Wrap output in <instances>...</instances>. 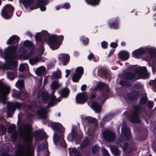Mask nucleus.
<instances>
[{"label":"nucleus","instance_id":"8","mask_svg":"<svg viewBox=\"0 0 156 156\" xmlns=\"http://www.w3.org/2000/svg\"><path fill=\"white\" fill-rule=\"evenodd\" d=\"M48 3V2L47 0H38L37 4L35 5L34 6V9L37 8L39 6L41 11H44L46 10V8L44 5L47 4Z\"/></svg>","mask_w":156,"mask_h":156},{"label":"nucleus","instance_id":"6","mask_svg":"<svg viewBox=\"0 0 156 156\" xmlns=\"http://www.w3.org/2000/svg\"><path fill=\"white\" fill-rule=\"evenodd\" d=\"M59 140L60 144L62 147L66 148V143L63 139V136L62 134L58 135L55 134L53 137V140L55 143L57 144Z\"/></svg>","mask_w":156,"mask_h":156},{"label":"nucleus","instance_id":"59","mask_svg":"<svg viewBox=\"0 0 156 156\" xmlns=\"http://www.w3.org/2000/svg\"><path fill=\"white\" fill-rule=\"evenodd\" d=\"M114 51H115L114 50L111 51L109 55V56H110L111 55H112V54L114 52Z\"/></svg>","mask_w":156,"mask_h":156},{"label":"nucleus","instance_id":"64","mask_svg":"<svg viewBox=\"0 0 156 156\" xmlns=\"http://www.w3.org/2000/svg\"><path fill=\"white\" fill-rule=\"evenodd\" d=\"M30 57V55H28L27 56V57L25 58V59H27L29 57Z\"/></svg>","mask_w":156,"mask_h":156},{"label":"nucleus","instance_id":"3","mask_svg":"<svg viewBox=\"0 0 156 156\" xmlns=\"http://www.w3.org/2000/svg\"><path fill=\"white\" fill-rule=\"evenodd\" d=\"M10 90L9 87L4 86L0 82V97L3 104L6 103L7 98L5 95L9 94Z\"/></svg>","mask_w":156,"mask_h":156},{"label":"nucleus","instance_id":"63","mask_svg":"<svg viewBox=\"0 0 156 156\" xmlns=\"http://www.w3.org/2000/svg\"><path fill=\"white\" fill-rule=\"evenodd\" d=\"M153 55H153V54H152V55H151V58H150L149 59H148V60H151V59H152V57H153Z\"/></svg>","mask_w":156,"mask_h":156},{"label":"nucleus","instance_id":"12","mask_svg":"<svg viewBox=\"0 0 156 156\" xmlns=\"http://www.w3.org/2000/svg\"><path fill=\"white\" fill-rule=\"evenodd\" d=\"M37 114L41 119H44L47 117L46 114V110L44 108H41L37 111Z\"/></svg>","mask_w":156,"mask_h":156},{"label":"nucleus","instance_id":"22","mask_svg":"<svg viewBox=\"0 0 156 156\" xmlns=\"http://www.w3.org/2000/svg\"><path fill=\"white\" fill-rule=\"evenodd\" d=\"M122 133H124L125 135L128 134L129 135L130 131L126 125L123 124L122 129Z\"/></svg>","mask_w":156,"mask_h":156},{"label":"nucleus","instance_id":"18","mask_svg":"<svg viewBox=\"0 0 156 156\" xmlns=\"http://www.w3.org/2000/svg\"><path fill=\"white\" fill-rule=\"evenodd\" d=\"M61 85L58 84V81H55L52 82L51 84V89L52 90V94H54V90L58 89L59 87H60Z\"/></svg>","mask_w":156,"mask_h":156},{"label":"nucleus","instance_id":"25","mask_svg":"<svg viewBox=\"0 0 156 156\" xmlns=\"http://www.w3.org/2000/svg\"><path fill=\"white\" fill-rule=\"evenodd\" d=\"M61 73L60 71L57 70L56 72L54 73L52 77L53 78H59L61 77Z\"/></svg>","mask_w":156,"mask_h":156},{"label":"nucleus","instance_id":"5","mask_svg":"<svg viewBox=\"0 0 156 156\" xmlns=\"http://www.w3.org/2000/svg\"><path fill=\"white\" fill-rule=\"evenodd\" d=\"M13 10L14 9L11 6L7 5L3 8L1 14L6 19H9L12 17Z\"/></svg>","mask_w":156,"mask_h":156},{"label":"nucleus","instance_id":"13","mask_svg":"<svg viewBox=\"0 0 156 156\" xmlns=\"http://www.w3.org/2000/svg\"><path fill=\"white\" fill-rule=\"evenodd\" d=\"M51 126L55 130L61 132L64 131L63 127L62 125L58 123H51Z\"/></svg>","mask_w":156,"mask_h":156},{"label":"nucleus","instance_id":"17","mask_svg":"<svg viewBox=\"0 0 156 156\" xmlns=\"http://www.w3.org/2000/svg\"><path fill=\"white\" fill-rule=\"evenodd\" d=\"M60 100V98H58L57 99H56L55 96L54 95L52 96L51 98V101L48 104L49 107H50L51 106L57 103V102H59Z\"/></svg>","mask_w":156,"mask_h":156},{"label":"nucleus","instance_id":"54","mask_svg":"<svg viewBox=\"0 0 156 156\" xmlns=\"http://www.w3.org/2000/svg\"><path fill=\"white\" fill-rule=\"evenodd\" d=\"M94 58V55L93 54H90L88 57V58L90 60H91Z\"/></svg>","mask_w":156,"mask_h":156},{"label":"nucleus","instance_id":"7","mask_svg":"<svg viewBox=\"0 0 156 156\" xmlns=\"http://www.w3.org/2000/svg\"><path fill=\"white\" fill-rule=\"evenodd\" d=\"M22 105V104L17 102L15 103H9L8 105V112H14L15 108H17L20 109L21 108Z\"/></svg>","mask_w":156,"mask_h":156},{"label":"nucleus","instance_id":"19","mask_svg":"<svg viewBox=\"0 0 156 156\" xmlns=\"http://www.w3.org/2000/svg\"><path fill=\"white\" fill-rule=\"evenodd\" d=\"M15 70L14 71H12L10 70L7 72V75L8 78L11 80L13 79L16 76V75L15 73Z\"/></svg>","mask_w":156,"mask_h":156},{"label":"nucleus","instance_id":"33","mask_svg":"<svg viewBox=\"0 0 156 156\" xmlns=\"http://www.w3.org/2000/svg\"><path fill=\"white\" fill-rule=\"evenodd\" d=\"M32 0H23V3L25 7L29 6L32 2Z\"/></svg>","mask_w":156,"mask_h":156},{"label":"nucleus","instance_id":"62","mask_svg":"<svg viewBox=\"0 0 156 156\" xmlns=\"http://www.w3.org/2000/svg\"><path fill=\"white\" fill-rule=\"evenodd\" d=\"M95 95L94 94H92L91 96V98H93L95 97Z\"/></svg>","mask_w":156,"mask_h":156},{"label":"nucleus","instance_id":"47","mask_svg":"<svg viewBox=\"0 0 156 156\" xmlns=\"http://www.w3.org/2000/svg\"><path fill=\"white\" fill-rule=\"evenodd\" d=\"M110 27L111 28H115L117 27V24L116 23H112L110 25Z\"/></svg>","mask_w":156,"mask_h":156},{"label":"nucleus","instance_id":"45","mask_svg":"<svg viewBox=\"0 0 156 156\" xmlns=\"http://www.w3.org/2000/svg\"><path fill=\"white\" fill-rule=\"evenodd\" d=\"M107 43L105 41H103L101 43L102 47L104 48H106L107 45Z\"/></svg>","mask_w":156,"mask_h":156},{"label":"nucleus","instance_id":"21","mask_svg":"<svg viewBox=\"0 0 156 156\" xmlns=\"http://www.w3.org/2000/svg\"><path fill=\"white\" fill-rule=\"evenodd\" d=\"M45 70L44 66H42L37 68L36 71V73L37 75L41 76L43 74Z\"/></svg>","mask_w":156,"mask_h":156},{"label":"nucleus","instance_id":"43","mask_svg":"<svg viewBox=\"0 0 156 156\" xmlns=\"http://www.w3.org/2000/svg\"><path fill=\"white\" fill-rule=\"evenodd\" d=\"M147 97H144L140 99V103L142 104H144L147 101Z\"/></svg>","mask_w":156,"mask_h":156},{"label":"nucleus","instance_id":"49","mask_svg":"<svg viewBox=\"0 0 156 156\" xmlns=\"http://www.w3.org/2000/svg\"><path fill=\"white\" fill-rule=\"evenodd\" d=\"M9 64L10 65L13 66L15 67H16L17 66L16 63L15 62L10 61L9 62Z\"/></svg>","mask_w":156,"mask_h":156},{"label":"nucleus","instance_id":"23","mask_svg":"<svg viewBox=\"0 0 156 156\" xmlns=\"http://www.w3.org/2000/svg\"><path fill=\"white\" fill-rule=\"evenodd\" d=\"M62 58H61V60L63 62L64 65H66L69 58V57L67 54H62Z\"/></svg>","mask_w":156,"mask_h":156},{"label":"nucleus","instance_id":"51","mask_svg":"<svg viewBox=\"0 0 156 156\" xmlns=\"http://www.w3.org/2000/svg\"><path fill=\"white\" fill-rule=\"evenodd\" d=\"M148 106L151 108H152V107L153 105V103L151 101H148L147 103Z\"/></svg>","mask_w":156,"mask_h":156},{"label":"nucleus","instance_id":"29","mask_svg":"<svg viewBox=\"0 0 156 156\" xmlns=\"http://www.w3.org/2000/svg\"><path fill=\"white\" fill-rule=\"evenodd\" d=\"M42 97L43 100L44 101H46L49 98V95L47 92H43L42 93Z\"/></svg>","mask_w":156,"mask_h":156},{"label":"nucleus","instance_id":"46","mask_svg":"<svg viewBox=\"0 0 156 156\" xmlns=\"http://www.w3.org/2000/svg\"><path fill=\"white\" fill-rule=\"evenodd\" d=\"M17 134V132H14L12 134V137L13 140H15L16 139Z\"/></svg>","mask_w":156,"mask_h":156},{"label":"nucleus","instance_id":"52","mask_svg":"<svg viewBox=\"0 0 156 156\" xmlns=\"http://www.w3.org/2000/svg\"><path fill=\"white\" fill-rule=\"evenodd\" d=\"M82 41H83L84 43L86 44L88 42V40L87 38H84V37H82Z\"/></svg>","mask_w":156,"mask_h":156},{"label":"nucleus","instance_id":"14","mask_svg":"<svg viewBox=\"0 0 156 156\" xmlns=\"http://www.w3.org/2000/svg\"><path fill=\"white\" fill-rule=\"evenodd\" d=\"M129 56V55L128 53L126 51H121L119 53V57L120 59L122 60H127Z\"/></svg>","mask_w":156,"mask_h":156},{"label":"nucleus","instance_id":"10","mask_svg":"<svg viewBox=\"0 0 156 156\" xmlns=\"http://www.w3.org/2000/svg\"><path fill=\"white\" fill-rule=\"evenodd\" d=\"M87 98V96L85 93L79 94L76 96V101L77 103H83L86 101Z\"/></svg>","mask_w":156,"mask_h":156},{"label":"nucleus","instance_id":"38","mask_svg":"<svg viewBox=\"0 0 156 156\" xmlns=\"http://www.w3.org/2000/svg\"><path fill=\"white\" fill-rule=\"evenodd\" d=\"M47 144H40L38 148V151L43 150L47 147Z\"/></svg>","mask_w":156,"mask_h":156},{"label":"nucleus","instance_id":"15","mask_svg":"<svg viewBox=\"0 0 156 156\" xmlns=\"http://www.w3.org/2000/svg\"><path fill=\"white\" fill-rule=\"evenodd\" d=\"M144 50L141 48L136 50L133 52V56L135 58H138L141 55L144 54Z\"/></svg>","mask_w":156,"mask_h":156},{"label":"nucleus","instance_id":"27","mask_svg":"<svg viewBox=\"0 0 156 156\" xmlns=\"http://www.w3.org/2000/svg\"><path fill=\"white\" fill-rule=\"evenodd\" d=\"M89 4L95 5L98 4L99 0H85Z\"/></svg>","mask_w":156,"mask_h":156},{"label":"nucleus","instance_id":"55","mask_svg":"<svg viewBox=\"0 0 156 156\" xmlns=\"http://www.w3.org/2000/svg\"><path fill=\"white\" fill-rule=\"evenodd\" d=\"M66 77L67 78L68 77V76L69 75L70 72V70H66Z\"/></svg>","mask_w":156,"mask_h":156},{"label":"nucleus","instance_id":"48","mask_svg":"<svg viewBox=\"0 0 156 156\" xmlns=\"http://www.w3.org/2000/svg\"><path fill=\"white\" fill-rule=\"evenodd\" d=\"M102 152H104V153L103 154V156H109L107 151L105 149H104L102 150Z\"/></svg>","mask_w":156,"mask_h":156},{"label":"nucleus","instance_id":"44","mask_svg":"<svg viewBox=\"0 0 156 156\" xmlns=\"http://www.w3.org/2000/svg\"><path fill=\"white\" fill-rule=\"evenodd\" d=\"M15 129V127L13 126H9L8 132V133H11Z\"/></svg>","mask_w":156,"mask_h":156},{"label":"nucleus","instance_id":"57","mask_svg":"<svg viewBox=\"0 0 156 156\" xmlns=\"http://www.w3.org/2000/svg\"><path fill=\"white\" fill-rule=\"evenodd\" d=\"M36 38L37 39H38L39 40H40V36L39 34H37L36 35Z\"/></svg>","mask_w":156,"mask_h":156},{"label":"nucleus","instance_id":"42","mask_svg":"<svg viewBox=\"0 0 156 156\" xmlns=\"http://www.w3.org/2000/svg\"><path fill=\"white\" fill-rule=\"evenodd\" d=\"M88 121L90 122H95L96 119L94 118H92L90 117H88L87 118Z\"/></svg>","mask_w":156,"mask_h":156},{"label":"nucleus","instance_id":"9","mask_svg":"<svg viewBox=\"0 0 156 156\" xmlns=\"http://www.w3.org/2000/svg\"><path fill=\"white\" fill-rule=\"evenodd\" d=\"M104 137L107 140L111 141L115 139V135L112 132L110 131H106L104 133Z\"/></svg>","mask_w":156,"mask_h":156},{"label":"nucleus","instance_id":"4","mask_svg":"<svg viewBox=\"0 0 156 156\" xmlns=\"http://www.w3.org/2000/svg\"><path fill=\"white\" fill-rule=\"evenodd\" d=\"M59 39L60 41H62L63 39V37L62 35L58 37L55 35H53L50 37L49 39L50 45L52 49H56L59 48V46L57 44V40Z\"/></svg>","mask_w":156,"mask_h":156},{"label":"nucleus","instance_id":"1","mask_svg":"<svg viewBox=\"0 0 156 156\" xmlns=\"http://www.w3.org/2000/svg\"><path fill=\"white\" fill-rule=\"evenodd\" d=\"M30 126H26L20 132L26 142L23 145H19L16 152V156H33L34 148L31 145L33 136Z\"/></svg>","mask_w":156,"mask_h":156},{"label":"nucleus","instance_id":"20","mask_svg":"<svg viewBox=\"0 0 156 156\" xmlns=\"http://www.w3.org/2000/svg\"><path fill=\"white\" fill-rule=\"evenodd\" d=\"M138 93L137 92H131L128 95V97L129 99L132 100L138 97Z\"/></svg>","mask_w":156,"mask_h":156},{"label":"nucleus","instance_id":"16","mask_svg":"<svg viewBox=\"0 0 156 156\" xmlns=\"http://www.w3.org/2000/svg\"><path fill=\"white\" fill-rule=\"evenodd\" d=\"M19 38L17 36L14 35L11 37L7 41V44L15 43L19 41Z\"/></svg>","mask_w":156,"mask_h":156},{"label":"nucleus","instance_id":"2","mask_svg":"<svg viewBox=\"0 0 156 156\" xmlns=\"http://www.w3.org/2000/svg\"><path fill=\"white\" fill-rule=\"evenodd\" d=\"M142 76L144 78L148 77L149 75L147 73L146 68L143 67L137 69L135 73H127L125 75V78L128 80H132L135 79V80L140 78Z\"/></svg>","mask_w":156,"mask_h":156},{"label":"nucleus","instance_id":"24","mask_svg":"<svg viewBox=\"0 0 156 156\" xmlns=\"http://www.w3.org/2000/svg\"><path fill=\"white\" fill-rule=\"evenodd\" d=\"M91 106L92 108L96 111H99L101 109V107L100 105L96 103H93L91 105Z\"/></svg>","mask_w":156,"mask_h":156},{"label":"nucleus","instance_id":"32","mask_svg":"<svg viewBox=\"0 0 156 156\" xmlns=\"http://www.w3.org/2000/svg\"><path fill=\"white\" fill-rule=\"evenodd\" d=\"M39 61V58L37 57L32 58L29 60L30 62L32 65L35 64L38 62Z\"/></svg>","mask_w":156,"mask_h":156},{"label":"nucleus","instance_id":"41","mask_svg":"<svg viewBox=\"0 0 156 156\" xmlns=\"http://www.w3.org/2000/svg\"><path fill=\"white\" fill-rule=\"evenodd\" d=\"M32 44V43L29 41H25L24 43V45L27 47H31Z\"/></svg>","mask_w":156,"mask_h":156},{"label":"nucleus","instance_id":"58","mask_svg":"<svg viewBox=\"0 0 156 156\" xmlns=\"http://www.w3.org/2000/svg\"><path fill=\"white\" fill-rule=\"evenodd\" d=\"M47 77H45L44 80V84H45L47 83Z\"/></svg>","mask_w":156,"mask_h":156},{"label":"nucleus","instance_id":"60","mask_svg":"<svg viewBox=\"0 0 156 156\" xmlns=\"http://www.w3.org/2000/svg\"><path fill=\"white\" fill-rule=\"evenodd\" d=\"M128 145L127 143H126L124 144V148H126L128 147Z\"/></svg>","mask_w":156,"mask_h":156},{"label":"nucleus","instance_id":"34","mask_svg":"<svg viewBox=\"0 0 156 156\" xmlns=\"http://www.w3.org/2000/svg\"><path fill=\"white\" fill-rule=\"evenodd\" d=\"M16 85L17 87L22 88L24 87V82L22 80H20L17 82Z\"/></svg>","mask_w":156,"mask_h":156},{"label":"nucleus","instance_id":"11","mask_svg":"<svg viewBox=\"0 0 156 156\" xmlns=\"http://www.w3.org/2000/svg\"><path fill=\"white\" fill-rule=\"evenodd\" d=\"M130 121L133 123H139L140 122V119L139 117L138 112H134L130 116Z\"/></svg>","mask_w":156,"mask_h":156},{"label":"nucleus","instance_id":"31","mask_svg":"<svg viewBox=\"0 0 156 156\" xmlns=\"http://www.w3.org/2000/svg\"><path fill=\"white\" fill-rule=\"evenodd\" d=\"M112 151L114 155L117 156H119L120 151L116 147L112 148Z\"/></svg>","mask_w":156,"mask_h":156},{"label":"nucleus","instance_id":"56","mask_svg":"<svg viewBox=\"0 0 156 156\" xmlns=\"http://www.w3.org/2000/svg\"><path fill=\"white\" fill-rule=\"evenodd\" d=\"M64 6L66 9H68L69 8L70 6L69 4L68 3H66L65 4Z\"/></svg>","mask_w":156,"mask_h":156},{"label":"nucleus","instance_id":"30","mask_svg":"<svg viewBox=\"0 0 156 156\" xmlns=\"http://www.w3.org/2000/svg\"><path fill=\"white\" fill-rule=\"evenodd\" d=\"M81 76L80 75H78L77 74L75 73H74L73 76L72 77V80H73L75 82H78Z\"/></svg>","mask_w":156,"mask_h":156},{"label":"nucleus","instance_id":"28","mask_svg":"<svg viewBox=\"0 0 156 156\" xmlns=\"http://www.w3.org/2000/svg\"><path fill=\"white\" fill-rule=\"evenodd\" d=\"M69 93V90L67 88H64L62 89V95L63 97H66Z\"/></svg>","mask_w":156,"mask_h":156},{"label":"nucleus","instance_id":"53","mask_svg":"<svg viewBox=\"0 0 156 156\" xmlns=\"http://www.w3.org/2000/svg\"><path fill=\"white\" fill-rule=\"evenodd\" d=\"M87 88V86L86 85L84 84L81 87V90L82 91H84L86 90Z\"/></svg>","mask_w":156,"mask_h":156},{"label":"nucleus","instance_id":"61","mask_svg":"<svg viewBox=\"0 0 156 156\" xmlns=\"http://www.w3.org/2000/svg\"><path fill=\"white\" fill-rule=\"evenodd\" d=\"M125 44V43L124 42H122L121 43V45L122 46H124Z\"/></svg>","mask_w":156,"mask_h":156},{"label":"nucleus","instance_id":"36","mask_svg":"<svg viewBox=\"0 0 156 156\" xmlns=\"http://www.w3.org/2000/svg\"><path fill=\"white\" fill-rule=\"evenodd\" d=\"M89 144V141L88 140L86 139L85 140L83 144L80 145V148L83 149L87 146Z\"/></svg>","mask_w":156,"mask_h":156},{"label":"nucleus","instance_id":"35","mask_svg":"<svg viewBox=\"0 0 156 156\" xmlns=\"http://www.w3.org/2000/svg\"><path fill=\"white\" fill-rule=\"evenodd\" d=\"M28 68V66L27 64H22L20 65L19 70L20 72H23L25 69Z\"/></svg>","mask_w":156,"mask_h":156},{"label":"nucleus","instance_id":"40","mask_svg":"<svg viewBox=\"0 0 156 156\" xmlns=\"http://www.w3.org/2000/svg\"><path fill=\"white\" fill-rule=\"evenodd\" d=\"M99 148L97 145H95L93 146L92 148V152L95 153L99 151Z\"/></svg>","mask_w":156,"mask_h":156},{"label":"nucleus","instance_id":"26","mask_svg":"<svg viewBox=\"0 0 156 156\" xmlns=\"http://www.w3.org/2000/svg\"><path fill=\"white\" fill-rule=\"evenodd\" d=\"M83 70L82 67H78L76 69L75 73L78 75H80V76H81V75L83 74Z\"/></svg>","mask_w":156,"mask_h":156},{"label":"nucleus","instance_id":"39","mask_svg":"<svg viewBox=\"0 0 156 156\" xmlns=\"http://www.w3.org/2000/svg\"><path fill=\"white\" fill-rule=\"evenodd\" d=\"M21 93L20 92H17V91L14 90H13V94L12 96L16 98H19L20 96Z\"/></svg>","mask_w":156,"mask_h":156},{"label":"nucleus","instance_id":"37","mask_svg":"<svg viewBox=\"0 0 156 156\" xmlns=\"http://www.w3.org/2000/svg\"><path fill=\"white\" fill-rule=\"evenodd\" d=\"M105 85L103 83H100L97 84L96 86V89L97 90H101L104 88Z\"/></svg>","mask_w":156,"mask_h":156},{"label":"nucleus","instance_id":"50","mask_svg":"<svg viewBox=\"0 0 156 156\" xmlns=\"http://www.w3.org/2000/svg\"><path fill=\"white\" fill-rule=\"evenodd\" d=\"M118 46V44L115 43H112L110 44V46L113 48H115Z\"/></svg>","mask_w":156,"mask_h":156}]
</instances>
